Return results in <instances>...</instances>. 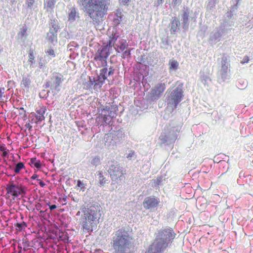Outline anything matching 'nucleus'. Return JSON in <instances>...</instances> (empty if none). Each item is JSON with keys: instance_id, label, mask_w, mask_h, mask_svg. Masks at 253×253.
Segmentation results:
<instances>
[{"instance_id": "f257e3e1", "label": "nucleus", "mask_w": 253, "mask_h": 253, "mask_svg": "<svg viewBox=\"0 0 253 253\" xmlns=\"http://www.w3.org/2000/svg\"><path fill=\"white\" fill-rule=\"evenodd\" d=\"M78 3L93 21L97 22L107 14L110 0H78Z\"/></svg>"}, {"instance_id": "f03ea898", "label": "nucleus", "mask_w": 253, "mask_h": 253, "mask_svg": "<svg viewBox=\"0 0 253 253\" xmlns=\"http://www.w3.org/2000/svg\"><path fill=\"white\" fill-rule=\"evenodd\" d=\"M83 213L80 221L83 231L86 233L92 232L100 218V208L97 206H91L84 210Z\"/></svg>"}, {"instance_id": "7ed1b4c3", "label": "nucleus", "mask_w": 253, "mask_h": 253, "mask_svg": "<svg viewBox=\"0 0 253 253\" xmlns=\"http://www.w3.org/2000/svg\"><path fill=\"white\" fill-rule=\"evenodd\" d=\"M173 231L169 228H165L158 231L156 239L149 247L146 253H161L168 247L173 238Z\"/></svg>"}, {"instance_id": "20e7f679", "label": "nucleus", "mask_w": 253, "mask_h": 253, "mask_svg": "<svg viewBox=\"0 0 253 253\" xmlns=\"http://www.w3.org/2000/svg\"><path fill=\"white\" fill-rule=\"evenodd\" d=\"M131 237L125 228L116 231L112 238V246L115 250L114 253H126L127 249L131 245Z\"/></svg>"}, {"instance_id": "39448f33", "label": "nucleus", "mask_w": 253, "mask_h": 253, "mask_svg": "<svg viewBox=\"0 0 253 253\" xmlns=\"http://www.w3.org/2000/svg\"><path fill=\"white\" fill-rule=\"evenodd\" d=\"M182 123L176 124L174 121L171 122L169 126L165 128L160 136V144L162 147L171 146L176 140L178 133L181 130Z\"/></svg>"}, {"instance_id": "423d86ee", "label": "nucleus", "mask_w": 253, "mask_h": 253, "mask_svg": "<svg viewBox=\"0 0 253 253\" xmlns=\"http://www.w3.org/2000/svg\"><path fill=\"white\" fill-rule=\"evenodd\" d=\"M7 198H12L14 200L18 197H24L26 194L27 188L21 184L10 181L6 187Z\"/></svg>"}, {"instance_id": "0eeeda50", "label": "nucleus", "mask_w": 253, "mask_h": 253, "mask_svg": "<svg viewBox=\"0 0 253 253\" xmlns=\"http://www.w3.org/2000/svg\"><path fill=\"white\" fill-rule=\"evenodd\" d=\"M183 86V84L178 83L177 86L168 94V104L169 106H172V108H176L184 96Z\"/></svg>"}, {"instance_id": "6e6552de", "label": "nucleus", "mask_w": 253, "mask_h": 253, "mask_svg": "<svg viewBox=\"0 0 253 253\" xmlns=\"http://www.w3.org/2000/svg\"><path fill=\"white\" fill-rule=\"evenodd\" d=\"M236 1L235 4L231 9L230 12L225 13L223 17V22L221 23L220 27L224 30H226V33L228 34L231 31L232 27L234 25L235 18L233 16V13L237 9L239 0H235Z\"/></svg>"}, {"instance_id": "1a4fd4ad", "label": "nucleus", "mask_w": 253, "mask_h": 253, "mask_svg": "<svg viewBox=\"0 0 253 253\" xmlns=\"http://www.w3.org/2000/svg\"><path fill=\"white\" fill-rule=\"evenodd\" d=\"M230 66L228 56L225 54L223 55L219 69L218 81L224 82L230 78Z\"/></svg>"}, {"instance_id": "9d476101", "label": "nucleus", "mask_w": 253, "mask_h": 253, "mask_svg": "<svg viewBox=\"0 0 253 253\" xmlns=\"http://www.w3.org/2000/svg\"><path fill=\"white\" fill-rule=\"evenodd\" d=\"M115 70L113 66H109L106 63L105 67L100 70V75L98 76L97 81H95L94 87H101L106 80L113 75Z\"/></svg>"}, {"instance_id": "9b49d317", "label": "nucleus", "mask_w": 253, "mask_h": 253, "mask_svg": "<svg viewBox=\"0 0 253 253\" xmlns=\"http://www.w3.org/2000/svg\"><path fill=\"white\" fill-rule=\"evenodd\" d=\"M51 83V90L54 93H58L61 89V85L64 81L63 76L58 73H53L50 78Z\"/></svg>"}, {"instance_id": "f8f14e48", "label": "nucleus", "mask_w": 253, "mask_h": 253, "mask_svg": "<svg viewBox=\"0 0 253 253\" xmlns=\"http://www.w3.org/2000/svg\"><path fill=\"white\" fill-rule=\"evenodd\" d=\"M226 31L227 29L224 30V29H222L220 26L215 28L210 33L209 41L210 44L213 45L219 42L222 37L227 34Z\"/></svg>"}, {"instance_id": "ddd939ff", "label": "nucleus", "mask_w": 253, "mask_h": 253, "mask_svg": "<svg viewBox=\"0 0 253 253\" xmlns=\"http://www.w3.org/2000/svg\"><path fill=\"white\" fill-rule=\"evenodd\" d=\"M113 180H118L124 174L123 169L118 165H112L108 170Z\"/></svg>"}, {"instance_id": "4468645a", "label": "nucleus", "mask_w": 253, "mask_h": 253, "mask_svg": "<svg viewBox=\"0 0 253 253\" xmlns=\"http://www.w3.org/2000/svg\"><path fill=\"white\" fill-rule=\"evenodd\" d=\"M160 203L159 199L154 196L146 197L143 202V205L145 209H152L156 208Z\"/></svg>"}, {"instance_id": "2eb2a0df", "label": "nucleus", "mask_w": 253, "mask_h": 253, "mask_svg": "<svg viewBox=\"0 0 253 253\" xmlns=\"http://www.w3.org/2000/svg\"><path fill=\"white\" fill-rule=\"evenodd\" d=\"M109 50L107 47H102L99 49L95 54L94 60L95 61H100L104 62L105 64L107 63L106 59L109 56L110 53Z\"/></svg>"}, {"instance_id": "dca6fc26", "label": "nucleus", "mask_w": 253, "mask_h": 253, "mask_svg": "<svg viewBox=\"0 0 253 253\" xmlns=\"http://www.w3.org/2000/svg\"><path fill=\"white\" fill-rule=\"evenodd\" d=\"M200 80L205 86L208 87L211 83L209 69L205 67L200 73Z\"/></svg>"}, {"instance_id": "f3484780", "label": "nucleus", "mask_w": 253, "mask_h": 253, "mask_svg": "<svg viewBox=\"0 0 253 253\" xmlns=\"http://www.w3.org/2000/svg\"><path fill=\"white\" fill-rule=\"evenodd\" d=\"M165 89V85L164 83L158 84L151 91V94L152 100H155L158 99Z\"/></svg>"}, {"instance_id": "a211bd4d", "label": "nucleus", "mask_w": 253, "mask_h": 253, "mask_svg": "<svg viewBox=\"0 0 253 253\" xmlns=\"http://www.w3.org/2000/svg\"><path fill=\"white\" fill-rule=\"evenodd\" d=\"M190 10L188 8H184L183 10V13L181 15L182 26V28L187 31L189 28V17Z\"/></svg>"}, {"instance_id": "6ab92c4d", "label": "nucleus", "mask_w": 253, "mask_h": 253, "mask_svg": "<svg viewBox=\"0 0 253 253\" xmlns=\"http://www.w3.org/2000/svg\"><path fill=\"white\" fill-rule=\"evenodd\" d=\"M180 25V21L177 18L175 17H172V20L170 22V31L171 34H175L177 30L179 29V27Z\"/></svg>"}, {"instance_id": "aec40b11", "label": "nucleus", "mask_w": 253, "mask_h": 253, "mask_svg": "<svg viewBox=\"0 0 253 253\" xmlns=\"http://www.w3.org/2000/svg\"><path fill=\"white\" fill-rule=\"evenodd\" d=\"M56 2V0H45L44 1V8L47 12H52L55 7Z\"/></svg>"}, {"instance_id": "412c9836", "label": "nucleus", "mask_w": 253, "mask_h": 253, "mask_svg": "<svg viewBox=\"0 0 253 253\" xmlns=\"http://www.w3.org/2000/svg\"><path fill=\"white\" fill-rule=\"evenodd\" d=\"M49 32L57 33L60 29L57 20L50 19L49 22Z\"/></svg>"}, {"instance_id": "4be33fe9", "label": "nucleus", "mask_w": 253, "mask_h": 253, "mask_svg": "<svg viewBox=\"0 0 253 253\" xmlns=\"http://www.w3.org/2000/svg\"><path fill=\"white\" fill-rule=\"evenodd\" d=\"M217 0H208L206 9L208 12L212 13L215 10Z\"/></svg>"}, {"instance_id": "5701e85b", "label": "nucleus", "mask_w": 253, "mask_h": 253, "mask_svg": "<svg viewBox=\"0 0 253 253\" xmlns=\"http://www.w3.org/2000/svg\"><path fill=\"white\" fill-rule=\"evenodd\" d=\"M57 34L54 33L53 32H49L47 34L46 38L48 40L49 42H51L52 44H54L55 43L57 42Z\"/></svg>"}, {"instance_id": "b1692460", "label": "nucleus", "mask_w": 253, "mask_h": 253, "mask_svg": "<svg viewBox=\"0 0 253 253\" xmlns=\"http://www.w3.org/2000/svg\"><path fill=\"white\" fill-rule=\"evenodd\" d=\"M45 110V108H40L37 110L36 113L37 114L36 115V118L39 121L41 122L44 119V114Z\"/></svg>"}, {"instance_id": "393cba45", "label": "nucleus", "mask_w": 253, "mask_h": 253, "mask_svg": "<svg viewBox=\"0 0 253 253\" xmlns=\"http://www.w3.org/2000/svg\"><path fill=\"white\" fill-rule=\"evenodd\" d=\"M97 176L100 186H104L106 184L108 183V180L104 176L101 171H98Z\"/></svg>"}, {"instance_id": "a878e982", "label": "nucleus", "mask_w": 253, "mask_h": 253, "mask_svg": "<svg viewBox=\"0 0 253 253\" xmlns=\"http://www.w3.org/2000/svg\"><path fill=\"white\" fill-rule=\"evenodd\" d=\"M14 226L16 230L19 232H21L26 229L27 227V225L24 221H21L20 222H16L14 224Z\"/></svg>"}, {"instance_id": "bb28decb", "label": "nucleus", "mask_w": 253, "mask_h": 253, "mask_svg": "<svg viewBox=\"0 0 253 253\" xmlns=\"http://www.w3.org/2000/svg\"><path fill=\"white\" fill-rule=\"evenodd\" d=\"M77 14V10L75 8L73 7L70 9L69 13L68 19L69 21L74 22L76 20Z\"/></svg>"}, {"instance_id": "cd10ccee", "label": "nucleus", "mask_w": 253, "mask_h": 253, "mask_svg": "<svg viewBox=\"0 0 253 253\" xmlns=\"http://www.w3.org/2000/svg\"><path fill=\"white\" fill-rule=\"evenodd\" d=\"M169 65L170 70L175 71L178 69L179 64L178 62L175 60H170Z\"/></svg>"}, {"instance_id": "c85d7f7f", "label": "nucleus", "mask_w": 253, "mask_h": 253, "mask_svg": "<svg viewBox=\"0 0 253 253\" xmlns=\"http://www.w3.org/2000/svg\"><path fill=\"white\" fill-rule=\"evenodd\" d=\"M27 28L26 26L23 27V28L21 29V30L20 32H19L18 34V37L19 39H20L21 40H24V39L23 38H26L27 37Z\"/></svg>"}, {"instance_id": "c756f323", "label": "nucleus", "mask_w": 253, "mask_h": 253, "mask_svg": "<svg viewBox=\"0 0 253 253\" xmlns=\"http://www.w3.org/2000/svg\"><path fill=\"white\" fill-rule=\"evenodd\" d=\"M24 169L25 166L24 163L22 162H19L16 165L14 169V171L15 173H19L22 169Z\"/></svg>"}, {"instance_id": "7c9ffc66", "label": "nucleus", "mask_w": 253, "mask_h": 253, "mask_svg": "<svg viewBox=\"0 0 253 253\" xmlns=\"http://www.w3.org/2000/svg\"><path fill=\"white\" fill-rule=\"evenodd\" d=\"M29 164L32 167H35L38 169H40L42 166L40 161H37V159H31Z\"/></svg>"}, {"instance_id": "2f4dec72", "label": "nucleus", "mask_w": 253, "mask_h": 253, "mask_svg": "<svg viewBox=\"0 0 253 253\" xmlns=\"http://www.w3.org/2000/svg\"><path fill=\"white\" fill-rule=\"evenodd\" d=\"M9 150L6 149L4 145H0V154L3 157L8 156Z\"/></svg>"}, {"instance_id": "473e14b6", "label": "nucleus", "mask_w": 253, "mask_h": 253, "mask_svg": "<svg viewBox=\"0 0 253 253\" xmlns=\"http://www.w3.org/2000/svg\"><path fill=\"white\" fill-rule=\"evenodd\" d=\"M25 4L27 8L30 9H32L34 7H37V4L35 3V0H26Z\"/></svg>"}, {"instance_id": "72a5a7b5", "label": "nucleus", "mask_w": 253, "mask_h": 253, "mask_svg": "<svg viewBox=\"0 0 253 253\" xmlns=\"http://www.w3.org/2000/svg\"><path fill=\"white\" fill-rule=\"evenodd\" d=\"M31 83L30 79L26 77H23L21 83V84L23 85L25 88H29Z\"/></svg>"}, {"instance_id": "f704fd0d", "label": "nucleus", "mask_w": 253, "mask_h": 253, "mask_svg": "<svg viewBox=\"0 0 253 253\" xmlns=\"http://www.w3.org/2000/svg\"><path fill=\"white\" fill-rule=\"evenodd\" d=\"M126 158H129L136 157L134 151H133L131 149H126Z\"/></svg>"}, {"instance_id": "c9c22d12", "label": "nucleus", "mask_w": 253, "mask_h": 253, "mask_svg": "<svg viewBox=\"0 0 253 253\" xmlns=\"http://www.w3.org/2000/svg\"><path fill=\"white\" fill-rule=\"evenodd\" d=\"M102 115L103 116L104 123L106 125H110L112 119H111V117H108L107 115V113L103 114Z\"/></svg>"}, {"instance_id": "e433bc0d", "label": "nucleus", "mask_w": 253, "mask_h": 253, "mask_svg": "<svg viewBox=\"0 0 253 253\" xmlns=\"http://www.w3.org/2000/svg\"><path fill=\"white\" fill-rule=\"evenodd\" d=\"M85 184H84L81 180H78L77 181V185L76 186V188L79 189L78 187L80 188V190L84 191L85 189Z\"/></svg>"}, {"instance_id": "4c0bfd02", "label": "nucleus", "mask_w": 253, "mask_h": 253, "mask_svg": "<svg viewBox=\"0 0 253 253\" xmlns=\"http://www.w3.org/2000/svg\"><path fill=\"white\" fill-rule=\"evenodd\" d=\"M123 16L124 15L119 16V17H116L114 18V23L116 26H118L120 24L121 22L123 20Z\"/></svg>"}, {"instance_id": "58836bf2", "label": "nucleus", "mask_w": 253, "mask_h": 253, "mask_svg": "<svg viewBox=\"0 0 253 253\" xmlns=\"http://www.w3.org/2000/svg\"><path fill=\"white\" fill-rule=\"evenodd\" d=\"M126 42V41L124 42H122L120 43V45L118 46V47L121 51H123L126 48H127V45L125 43Z\"/></svg>"}, {"instance_id": "ea45409f", "label": "nucleus", "mask_w": 253, "mask_h": 253, "mask_svg": "<svg viewBox=\"0 0 253 253\" xmlns=\"http://www.w3.org/2000/svg\"><path fill=\"white\" fill-rule=\"evenodd\" d=\"M19 111V114L22 116V118L24 120H25V118L27 117V115L26 114V111L24 110V108H20Z\"/></svg>"}, {"instance_id": "a19ab883", "label": "nucleus", "mask_w": 253, "mask_h": 253, "mask_svg": "<svg viewBox=\"0 0 253 253\" xmlns=\"http://www.w3.org/2000/svg\"><path fill=\"white\" fill-rule=\"evenodd\" d=\"M45 53L48 55H50L51 57H54L55 54L54 51L51 48L48 49L45 51Z\"/></svg>"}, {"instance_id": "79ce46f5", "label": "nucleus", "mask_w": 253, "mask_h": 253, "mask_svg": "<svg viewBox=\"0 0 253 253\" xmlns=\"http://www.w3.org/2000/svg\"><path fill=\"white\" fill-rule=\"evenodd\" d=\"M130 55V50H126L123 52L122 54V58H125L128 56H129Z\"/></svg>"}, {"instance_id": "37998d69", "label": "nucleus", "mask_w": 253, "mask_h": 253, "mask_svg": "<svg viewBox=\"0 0 253 253\" xmlns=\"http://www.w3.org/2000/svg\"><path fill=\"white\" fill-rule=\"evenodd\" d=\"M110 107L106 106L103 109H101V113L102 115L104 113H108L110 111Z\"/></svg>"}, {"instance_id": "c03bdc74", "label": "nucleus", "mask_w": 253, "mask_h": 253, "mask_svg": "<svg viewBox=\"0 0 253 253\" xmlns=\"http://www.w3.org/2000/svg\"><path fill=\"white\" fill-rule=\"evenodd\" d=\"M29 61L31 63V64H32L33 63V60L35 58V56H34L33 52H31L29 54ZM32 66V65H31L30 66Z\"/></svg>"}, {"instance_id": "a18cd8bd", "label": "nucleus", "mask_w": 253, "mask_h": 253, "mask_svg": "<svg viewBox=\"0 0 253 253\" xmlns=\"http://www.w3.org/2000/svg\"><path fill=\"white\" fill-rule=\"evenodd\" d=\"M115 115V113L112 110H110L108 113H107V115L108 117H111V119H113Z\"/></svg>"}, {"instance_id": "49530a36", "label": "nucleus", "mask_w": 253, "mask_h": 253, "mask_svg": "<svg viewBox=\"0 0 253 253\" xmlns=\"http://www.w3.org/2000/svg\"><path fill=\"white\" fill-rule=\"evenodd\" d=\"M112 44H114V42H112V40H109L107 45H105L104 47H108V50H109L110 48L112 47Z\"/></svg>"}, {"instance_id": "de8ad7c7", "label": "nucleus", "mask_w": 253, "mask_h": 253, "mask_svg": "<svg viewBox=\"0 0 253 253\" xmlns=\"http://www.w3.org/2000/svg\"><path fill=\"white\" fill-rule=\"evenodd\" d=\"M249 61V57L247 56H246L243 58V60L241 61V63H242L243 64H245V63H248Z\"/></svg>"}, {"instance_id": "09e8293b", "label": "nucleus", "mask_w": 253, "mask_h": 253, "mask_svg": "<svg viewBox=\"0 0 253 253\" xmlns=\"http://www.w3.org/2000/svg\"><path fill=\"white\" fill-rule=\"evenodd\" d=\"M181 2V0H172V4H173L174 6L180 4Z\"/></svg>"}, {"instance_id": "8fccbe9b", "label": "nucleus", "mask_w": 253, "mask_h": 253, "mask_svg": "<svg viewBox=\"0 0 253 253\" xmlns=\"http://www.w3.org/2000/svg\"><path fill=\"white\" fill-rule=\"evenodd\" d=\"M247 83H246V82H243V84H241V86H239V84L238 85V86H238V87L239 88H240V89H244V88H246V86H247Z\"/></svg>"}, {"instance_id": "3c124183", "label": "nucleus", "mask_w": 253, "mask_h": 253, "mask_svg": "<svg viewBox=\"0 0 253 253\" xmlns=\"http://www.w3.org/2000/svg\"><path fill=\"white\" fill-rule=\"evenodd\" d=\"M45 63L44 61H42L41 60L39 62V68L40 69H43L45 67Z\"/></svg>"}, {"instance_id": "603ef678", "label": "nucleus", "mask_w": 253, "mask_h": 253, "mask_svg": "<svg viewBox=\"0 0 253 253\" xmlns=\"http://www.w3.org/2000/svg\"><path fill=\"white\" fill-rule=\"evenodd\" d=\"M51 83H50V80H49L48 81H47L46 83L45 84V88H48L50 87V89H51Z\"/></svg>"}, {"instance_id": "864d4df0", "label": "nucleus", "mask_w": 253, "mask_h": 253, "mask_svg": "<svg viewBox=\"0 0 253 253\" xmlns=\"http://www.w3.org/2000/svg\"><path fill=\"white\" fill-rule=\"evenodd\" d=\"M23 249L24 251H26L28 249V247L29 246L28 244L26 242H23Z\"/></svg>"}, {"instance_id": "5fc2aeb1", "label": "nucleus", "mask_w": 253, "mask_h": 253, "mask_svg": "<svg viewBox=\"0 0 253 253\" xmlns=\"http://www.w3.org/2000/svg\"><path fill=\"white\" fill-rule=\"evenodd\" d=\"M118 37H116L115 35H112V37H110V40H112V42L114 43L117 40Z\"/></svg>"}, {"instance_id": "6e6d98bb", "label": "nucleus", "mask_w": 253, "mask_h": 253, "mask_svg": "<svg viewBox=\"0 0 253 253\" xmlns=\"http://www.w3.org/2000/svg\"><path fill=\"white\" fill-rule=\"evenodd\" d=\"M116 15L117 17H119V16H122V15H124L122 14V12L120 11V10L118 9L117 10V12H116Z\"/></svg>"}, {"instance_id": "4d7b16f0", "label": "nucleus", "mask_w": 253, "mask_h": 253, "mask_svg": "<svg viewBox=\"0 0 253 253\" xmlns=\"http://www.w3.org/2000/svg\"><path fill=\"white\" fill-rule=\"evenodd\" d=\"M45 91V90H43L41 92H40L39 93V95H40V97H41V98L42 97V98H46L47 97V96H46L45 94H44L43 96H42V94H44V93Z\"/></svg>"}, {"instance_id": "13d9d810", "label": "nucleus", "mask_w": 253, "mask_h": 253, "mask_svg": "<svg viewBox=\"0 0 253 253\" xmlns=\"http://www.w3.org/2000/svg\"><path fill=\"white\" fill-rule=\"evenodd\" d=\"M39 180L40 182H39V185L42 187H43L45 185V184L44 182H43L42 181H41V180Z\"/></svg>"}, {"instance_id": "bf43d9fd", "label": "nucleus", "mask_w": 253, "mask_h": 253, "mask_svg": "<svg viewBox=\"0 0 253 253\" xmlns=\"http://www.w3.org/2000/svg\"><path fill=\"white\" fill-rule=\"evenodd\" d=\"M130 0H120L121 2L123 3L124 5L127 4Z\"/></svg>"}, {"instance_id": "052dcab7", "label": "nucleus", "mask_w": 253, "mask_h": 253, "mask_svg": "<svg viewBox=\"0 0 253 253\" xmlns=\"http://www.w3.org/2000/svg\"><path fill=\"white\" fill-rule=\"evenodd\" d=\"M4 88L0 87V98H1L2 94L4 93Z\"/></svg>"}, {"instance_id": "680f3d73", "label": "nucleus", "mask_w": 253, "mask_h": 253, "mask_svg": "<svg viewBox=\"0 0 253 253\" xmlns=\"http://www.w3.org/2000/svg\"><path fill=\"white\" fill-rule=\"evenodd\" d=\"M56 208V206L55 205H52L49 207V209L50 210H54Z\"/></svg>"}, {"instance_id": "e2e57ef3", "label": "nucleus", "mask_w": 253, "mask_h": 253, "mask_svg": "<svg viewBox=\"0 0 253 253\" xmlns=\"http://www.w3.org/2000/svg\"><path fill=\"white\" fill-rule=\"evenodd\" d=\"M38 177V175L36 174H34L31 177L32 179H36Z\"/></svg>"}, {"instance_id": "0e129e2a", "label": "nucleus", "mask_w": 253, "mask_h": 253, "mask_svg": "<svg viewBox=\"0 0 253 253\" xmlns=\"http://www.w3.org/2000/svg\"><path fill=\"white\" fill-rule=\"evenodd\" d=\"M73 44H76V45H77V44L75 43H73V42H72L68 44V48L73 46L74 45Z\"/></svg>"}, {"instance_id": "69168bd1", "label": "nucleus", "mask_w": 253, "mask_h": 253, "mask_svg": "<svg viewBox=\"0 0 253 253\" xmlns=\"http://www.w3.org/2000/svg\"><path fill=\"white\" fill-rule=\"evenodd\" d=\"M97 81V80H95L94 79H93V81H91V79L90 80V82L91 83V84L92 85L94 84V85H95V81Z\"/></svg>"}, {"instance_id": "338daca9", "label": "nucleus", "mask_w": 253, "mask_h": 253, "mask_svg": "<svg viewBox=\"0 0 253 253\" xmlns=\"http://www.w3.org/2000/svg\"><path fill=\"white\" fill-rule=\"evenodd\" d=\"M163 0H158V4H162L163 3Z\"/></svg>"}, {"instance_id": "774afa93", "label": "nucleus", "mask_w": 253, "mask_h": 253, "mask_svg": "<svg viewBox=\"0 0 253 253\" xmlns=\"http://www.w3.org/2000/svg\"><path fill=\"white\" fill-rule=\"evenodd\" d=\"M80 214H81V212L80 211H79L77 212L76 215L79 216V215H80Z\"/></svg>"}]
</instances>
